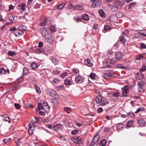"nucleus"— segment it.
Returning a JSON list of instances; mask_svg holds the SVG:
<instances>
[{
    "label": "nucleus",
    "mask_w": 146,
    "mask_h": 146,
    "mask_svg": "<svg viewBox=\"0 0 146 146\" xmlns=\"http://www.w3.org/2000/svg\"><path fill=\"white\" fill-rule=\"evenodd\" d=\"M8 17L9 20L11 21H13L14 20V17L12 15H10Z\"/></svg>",
    "instance_id": "obj_50"
},
{
    "label": "nucleus",
    "mask_w": 146,
    "mask_h": 146,
    "mask_svg": "<svg viewBox=\"0 0 146 146\" xmlns=\"http://www.w3.org/2000/svg\"><path fill=\"white\" fill-rule=\"evenodd\" d=\"M84 80L83 77L79 76L75 77V81L77 83H81L83 82Z\"/></svg>",
    "instance_id": "obj_9"
},
{
    "label": "nucleus",
    "mask_w": 146,
    "mask_h": 146,
    "mask_svg": "<svg viewBox=\"0 0 146 146\" xmlns=\"http://www.w3.org/2000/svg\"><path fill=\"white\" fill-rule=\"evenodd\" d=\"M15 8V7L13 6L12 5H11L9 6V11H11V10Z\"/></svg>",
    "instance_id": "obj_61"
},
{
    "label": "nucleus",
    "mask_w": 146,
    "mask_h": 146,
    "mask_svg": "<svg viewBox=\"0 0 146 146\" xmlns=\"http://www.w3.org/2000/svg\"><path fill=\"white\" fill-rule=\"evenodd\" d=\"M74 19L75 21L77 22L81 21L82 20L81 18L79 16H78L76 17H74Z\"/></svg>",
    "instance_id": "obj_38"
},
{
    "label": "nucleus",
    "mask_w": 146,
    "mask_h": 146,
    "mask_svg": "<svg viewBox=\"0 0 146 146\" xmlns=\"http://www.w3.org/2000/svg\"><path fill=\"white\" fill-rule=\"evenodd\" d=\"M26 4L23 3L21 5V7L22 10L23 11H25L26 10Z\"/></svg>",
    "instance_id": "obj_45"
},
{
    "label": "nucleus",
    "mask_w": 146,
    "mask_h": 146,
    "mask_svg": "<svg viewBox=\"0 0 146 146\" xmlns=\"http://www.w3.org/2000/svg\"><path fill=\"white\" fill-rule=\"evenodd\" d=\"M47 105V103L46 102H44L42 106L41 103L38 102V108H36V110L37 111L38 110H43V108H44V107H45Z\"/></svg>",
    "instance_id": "obj_7"
},
{
    "label": "nucleus",
    "mask_w": 146,
    "mask_h": 146,
    "mask_svg": "<svg viewBox=\"0 0 146 146\" xmlns=\"http://www.w3.org/2000/svg\"><path fill=\"white\" fill-rule=\"evenodd\" d=\"M134 123L133 120H129L128 121L127 124V126L128 127H131L132 125Z\"/></svg>",
    "instance_id": "obj_21"
},
{
    "label": "nucleus",
    "mask_w": 146,
    "mask_h": 146,
    "mask_svg": "<svg viewBox=\"0 0 146 146\" xmlns=\"http://www.w3.org/2000/svg\"><path fill=\"white\" fill-rule=\"evenodd\" d=\"M100 142V144L102 145V146H104L106 144L107 141L106 140L103 139L101 140Z\"/></svg>",
    "instance_id": "obj_30"
},
{
    "label": "nucleus",
    "mask_w": 146,
    "mask_h": 146,
    "mask_svg": "<svg viewBox=\"0 0 146 146\" xmlns=\"http://www.w3.org/2000/svg\"><path fill=\"white\" fill-rule=\"evenodd\" d=\"M63 125L60 124H56L55 125L53 126L52 129L54 131H57L59 130L60 128V127L63 126Z\"/></svg>",
    "instance_id": "obj_13"
},
{
    "label": "nucleus",
    "mask_w": 146,
    "mask_h": 146,
    "mask_svg": "<svg viewBox=\"0 0 146 146\" xmlns=\"http://www.w3.org/2000/svg\"><path fill=\"white\" fill-rule=\"evenodd\" d=\"M113 21L115 23H117L118 22V18L117 16H114L113 18Z\"/></svg>",
    "instance_id": "obj_51"
},
{
    "label": "nucleus",
    "mask_w": 146,
    "mask_h": 146,
    "mask_svg": "<svg viewBox=\"0 0 146 146\" xmlns=\"http://www.w3.org/2000/svg\"><path fill=\"white\" fill-rule=\"evenodd\" d=\"M35 121H30L29 124V128L30 129H31L32 127L34 126Z\"/></svg>",
    "instance_id": "obj_23"
},
{
    "label": "nucleus",
    "mask_w": 146,
    "mask_h": 146,
    "mask_svg": "<svg viewBox=\"0 0 146 146\" xmlns=\"http://www.w3.org/2000/svg\"><path fill=\"white\" fill-rule=\"evenodd\" d=\"M146 70V66L143 65V66L140 69V71L141 72H143L145 71Z\"/></svg>",
    "instance_id": "obj_44"
},
{
    "label": "nucleus",
    "mask_w": 146,
    "mask_h": 146,
    "mask_svg": "<svg viewBox=\"0 0 146 146\" xmlns=\"http://www.w3.org/2000/svg\"><path fill=\"white\" fill-rule=\"evenodd\" d=\"M92 2L91 7L94 8L102 4V1L101 0H91Z\"/></svg>",
    "instance_id": "obj_3"
},
{
    "label": "nucleus",
    "mask_w": 146,
    "mask_h": 146,
    "mask_svg": "<svg viewBox=\"0 0 146 146\" xmlns=\"http://www.w3.org/2000/svg\"><path fill=\"white\" fill-rule=\"evenodd\" d=\"M137 123L141 127L145 126L146 123L144 119L142 117H140L138 119Z\"/></svg>",
    "instance_id": "obj_5"
},
{
    "label": "nucleus",
    "mask_w": 146,
    "mask_h": 146,
    "mask_svg": "<svg viewBox=\"0 0 146 146\" xmlns=\"http://www.w3.org/2000/svg\"><path fill=\"white\" fill-rule=\"evenodd\" d=\"M84 139L83 138H78L77 140V142H76V143H82V142L84 141Z\"/></svg>",
    "instance_id": "obj_39"
},
{
    "label": "nucleus",
    "mask_w": 146,
    "mask_h": 146,
    "mask_svg": "<svg viewBox=\"0 0 146 146\" xmlns=\"http://www.w3.org/2000/svg\"><path fill=\"white\" fill-rule=\"evenodd\" d=\"M47 94L56 99H58L59 98V96L55 90L52 89H47Z\"/></svg>",
    "instance_id": "obj_2"
},
{
    "label": "nucleus",
    "mask_w": 146,
    "mask_h": 146,
    "mask_svg": "<svg viewBox=\"0 0 146 146\" xmlns=\"http://www.w3.org/2000/svg\"><path fill=\"white\" fill-rule=\"evenodd\" d=\"M3 141L5 144L9 145L10 143L11 140L9 139H5L3 140Z\"/></svg>",
    "instance_id": "obj_42"
},
{
    "label": "nucleus",
    "mask_w": 146,
    "mask_h": 146,
    "mask_svg": "<svg viewBox=\"0 0 146 146\" xmlns=\"http://www.w3.org/2000/svg\"><path fill=\"white\" fill-rule=\"evenodd\" d=\"M74 9L76 10H82L83 9V7L80 5H78L73 7Z\"/></svg>",
    "instance_id": "obj_16"
},
{
    "label": "nucleus",
    "mask_w": 146,
    "mask_h": 146,
    "mask_svg": "<svg viewBox=\"0 0 146 146\" xmlns=\"http://www.w3.org/2000/svg\"><path fill=\"white\" fill-rule=\"evenodd\" d=\"M129 92V90L127 87H125L122 91V95L123 96H126Z\"/></svg>",
    "instance_id": "obj_14"
},
{
    "label": "nucleus",
    "mask_w": 146,
    "mask_h": 146,
    "mask_svg": "<svg viewBox=\"0 0 146 146\" xmlns=\"http://www.w3.org/2000/svg\"><path fill=\"white\" fill-rule=\"evenodd\" d=\"M124 3V0H119V8H121Z\"/></svg>",
    "instance_id": "obj_36"
},
{
    "label": "nucleus",
    "mask_w": 146,
    "mask_h": 146,
    "mask_svg": "<svg viewBox=\"0 0 146 146\" xmlns=\"http://www.w3.org/2000/svg\"><path fill=\"white\" fill-rule=\"evenodd\" d=\"M95 74L93 73H91L90 75V77L92 79L95 78Z\"/></svg>",
    "instance_id": "obj_52"
},
{
    "label": "nucleus",
    "mask_w": 146,
    "mask_h": 146,
    "mask_svg": "<svg viewBox=\"0 0 146 146\" xmlns=\"http://www.w3.org/2000/svg\"><path fill=\"white\" fill-rule=\"evenodd\" d=\"M46 18H44L42 21H41L40 22V25L42 26H44L45 25L47 21Z\"/></svg>",
    "instance_id": "obj_20"
},
{
    "label": "nucleus",
    "mask_w": 146,
    "mask_h": 146,
    "mask_svg": "<svg viewBox=\"0 0 146 146\" xmlns=\"http://www.w3.org/2000/svg\"><path fill=\"white\" fill-rule=\"evenodd\" d=\"M16 54L15 52L13 51L9 50V51L8 54V55L13 56Z\"/></svg>",
    "instance_id": "obj_32"
},
{
    "label": "nucleus",
    "mask_w": 146,
    "mask_h": 146,
    "mask_svg": "<svg viewBox=\"0 0 146 146\" xmlns=\"http://www.w3.org/2000/svg\"><path fill=\"white\" fill-rule=\"evenodd\" d=\"M108 103V102L107 101H104L100 104V105L102 106H104Z\"/></svg>",
    "instance_id": "obj_57"
},
{
    "label": "nucleus",
    "mask_w": 146,
    "mask_h": 146,
    "mask_svg": "<svg viewBox=\"0 0 146 146\" xmlns=\"http://www.w3.org/2000/svg\"><path fill=\"white\" fill-rule=\"evenodd\" d=\"M25 27L24 26H20L17 29L14 31V34L16 36H19L24 34L25 31Z\"/></svg>",
    "instance_id": "obj_1"
},
{
    "label": "nucleus",
    "mask_w": 146,
    "mask_h": 146,
    "mask_svg": "<svg viewBox=\"0 0 146 146\" xmlns=\"http://www.w3.org/2000/svg\"><path fill=\"white\" fill-rule=\"evenodd\" d=\"M67 73L66 72H65L61 75V77L62 78H64L66 76Z\"/></svg>",
    "instance_id": "obj_60"
},
{
    "label": "nucleus",
    "mask_w": 146,
    "mask_h": 146,
    "mask_svg": "<svg viewBox=\"0 0 146 146\" xmlns=\"http://www.w3.org/2000/svg\"><path fill=\"white\" fill-rule=\"evenodd\" d=\"M65 5V4H62L59 5H58L57 7L59 9H62Z\"/></svg>",
    "instance_id": "obj_41"
},
{
    "label": "nucleus",
    "mask_w": 146,
    "mask_h": 146,
    "mask_svg": "<svg viewBox=\"0 0 146 146\" xmlns=\"http://www.w3.org/2000/svg\"><path fill=\"white\" fill-rule=\"evenodd\" d=\"M112 59L115 62H117L119 60V55L116 54L115 57L113 58Z\"/></svg>",
    "instance_id": "obj_37"
},
{
    "label": "nucleus",
    "mask_w": 146,
    "mask_h": 146,
    "mask_svg": "<svg viewBox=\"0 0 146 146\" xmlns=\"http://www.w3.org/2000/svg\"><path fill=\"white\" fill-rule=\"evenodd\" d=\"M6 72V70L3 68H0V74H4Z\"/></svg>",
    "instance_id": "obj_43"
},
{
    "label": "nucleus",
    "mask_w": 146,
    "mask_h": 146,
    "mask_svg": "<svg viewBox=\"0 0 146 146\" xmlns=\"http://www.w3.org/2000/svg\"><path fill=\"white\" fill-rule=\"evenodd\" d=\"M41 31L42 32V36L44 38L50 35L49 32L46 29L42 28H41Z\"/></svg>",
    "instance_id": "obj_6"
},
{
    "label": "nucleus",
    "mask_w": 146,
    "mask_h": 146,
    "mask_svg": "<svg viewBox=\"0 0 146 146\" xmlns=\"http://www.w3.org/2000/svg\"><path fill=\"white\" fill-rule=\"evenodd\" d=\"M85 64L89 67H91L93 66L92 63L91 62V60L89 59H87L85 60L84 61Z\"/></svg>",
    "instance_id": "obj_11"
},
{
    "label": "nucleus",
    "mask_w": 146,
    "mask_h": 146,
    "mask_svg": "<svg viewBox=\"0 0 146 146\" xmlns=\"http://www.w3.org/2000/svg\"><path fill=\"white\" fill-rule=\"evenodd\" d=\"M129 31H128L126 29L124 31L123 34L125 35V36H126L128 35L129 33Z\"/></svg>",
    "instance_id": "obj_59"
},
{
    "label": "nucleus",
    "mask_w": 146,
    "mask_h": 146,
    "mask_svg": "<svg viewBox=\"0 0 146 146\" xmlns=\"http://www.w3.org/2000/svg\"><path fill=\"white\" fill-rule=\"evenodd\" d=\"M82 18L83 20L85 21H87L89 19L90 17L88 15L85 14L82 15Z\"/></svg>",
    "instance_id": "obj_18"
},
{
    "label": "nucleus",
    "mask_w": 146,
    "mask_h": 146,
    "mask_svg": "<svg viewBox=\"0 0 146 146\" xmlns=\"http://www.w3.org/2000/svg\"><path fill=\"white\" fill-rule=\"evenodd\" d=\"M70 80L66 79L64 81V84L65 85H69L70 84Z\"/></svg>",
    "instance_id": "obj_48"
},
{
    "label": "nucleus",
    "mask_w": 146,
    "mask_h": 146,
    "mask_svg": "<svg viewBox=\"0 0 146 146\" xmlns=\"http://www.w3.org/2000/svg\"><path fill=\"white\" fill-rule=\"evenodd\" d=\"M119 68L123 69H125L127 70H128L129 69L128 67H124L121 64H119Z\"/></svg>",
    "instance_id": "obj_47"
},
{
    "label": "nucleus",
    "mask_w": 146,
    "mask_h": 146,
    "mask_svg": "<svg viewBox=\"0 0 146 146\" xmlns=\"http://www.w3.org/2000/svg\"><path fill=\"white\" fill-rule=\"evenodd\" d=\"M119 42L122 43L123 44H125L126 40V39H125L124 36H122L121 37Z\"/></svg>",
    "instance_id": "obj_28"
},
{
    "label": "nucleus",
    "mask_w": 146,
    "mask_h": 146,
    "mask_svg": "<svg viewBox=\"0 0 146 146\" xmlns=\"http://www.w3.org/2000/svg\"><path fill=\"white\" fill-rule=\"evenodd\" d=\"M102 98L101 95L97 96L96 99V103L97 104L100 103L102 102Z\"/></svg>",
    "instance_id": "obj_17"
},
{
    "label": "nucleus",
    "mask_w": 146,
    "mask_h": 146,
    "mask_svg": "<svg viewBox=\"0 0 146 146\" xmlns=\"http://www.w3.org/2000/svg\"><path fill=\"white\" fill-rule=\"evenodd\" d=\"M145 110V109L143 107H140L138 108L136 111L135 112V113H138L141 111Z\"/></svg>",
    "instance_id": "obj_31"
},
{
    "label": "nucleus",
    "mask_w": 146,
    "mask_h": 146,
    "mask_svg": "<svg viewBox=\"0 0 146 146\" xmlns=\"http://www.w3.org/2000/svg\"><path fill=\"white\" fill-rule=\"evenodd\" d=\"M31 67L34 69H36L38 67L37 64L35 62H32L30 65Z\"/></svg>",
    "instance_id": "obj_15"
},
{
    "label": "nucleus",
    "mask_w": 146,
    "mask_h": 146,
    "mask_svg": "<svg viewBox=\"0 0 146 146\" xmlns=\"http://www.w3.org/2000/svg\"><path fill=\"white\" fill-rule=\"evenodd\" d=\"M137 31L138 33L146 37V29L137 30Z\"/></svg>",
    "instance_id": "obj_12"
},
{
    "label": "nucleus",
    "mask_w": 146,
    "mask_h": 146,
    "mask_svg": "<svg viewBox=\"0 0 146 146\" xmlns=\"http://www.w3.org/2000/svg\"><path fill=\"white\" fill-rule=\"evenodd\" d=\"M142 58L143 55L141 54H140L139 55L137 56L136 58V60H140Z\"/></svg>",
    "instance_id": "obj_49"
},
{
    "label": "nucleus",
    "mask_w": 146,
    "mask_h": 146,
    "mask_svg": "<svg viewBox=\"0 0 146 146\" xmlns=\"http://www.w3.org/2000/svg\"><path fill=\"white\" fill-rule=\"evenodd\" d=\"M103 111V109L102 108H99L97 110V112L100 113L102 112Z\"/></svg>",
    "instance_id": "obj_64"
},
{
    "label": "nucleus",
    "mask_w": 146,
    "mask_h": 146,
    "mask_svg": "<svg viewBox=\"0 0 146 146\" xmlns=\"http://www.w3.org/2000/svg\"><path fill=\"white\" fill-rule=\"evenodd\" d=\"M128 115L131 117H133L135 116V115L133 112H129L128 113Z\"/></svg>",
    "instance_id": "obj_53"
},
{
    "label": "nucleus",
    "mask_w": 146,
    "mask_h": 146,
    "mask_svg": "<svg viewBox=\"0 0 146 146\" xmlns=\"http://www.w3.org/2000/svg\"><path fill=\"white\" fill-rule=\"evenodd\" d=\"M52 82L54 84H57L59 82V80L57 78H54L52 81Z\"/></svg>",
    "instance_id": "obj_55"
},
{
    "label": "nucleus",
    "mask_w": 146,
    "mask_h": 146,
    "mask_svg": "<svg viewBox=\"0 0 146 146\" xmlns=\"http://www.w3.org/2000/svg\"><path fill=\"white\" fill-rule=\"evenodd\" d=\"M72 74L74 75H76L79 72V70L75 68H73L72 70Z\"/></svg>",
    "instance_id": "obj_19"
},
{
    "label": "nucleus",
    "mask_w": 146,
    "mask_h": 146,
    "mask_svg": "<svg viewBox=\"0 0 146 146\" xmlns=\"http://www.w3.org/2000/svg\"><path fill=\"white\" fill-rule=\"evenodd\" d=\"M144 84V82L143 81H141L139 82L138 84V88H143V85Z\"/></svg>",
    "instance_id": "obj_22"
},
{
    "label": "nucleus",
    "mask_w": 146,
    "mask_h": 146,
    "mask_svg": "<svg viewBox=\"0 0 146 146\" xmlns=\"http://www.w3.org/2000/svg\"><path fill=\"white\" fill-rule=\"evenodd\" d=\"M29 72V71L28 69L26 68H24L23 72V75H26Z\"/></svg>",
    "instance_id": "obj_25"
},
{
    "label": "nucleus",
    "mask_w": 146,
    "mask_h": 146,
    "mask_svg": "<svg viewBox=\"0 0 146 146\" xmlns=\"http://www.w3.org/2000/svg\"><path fill=\"white\" fill-rule=\"evenodd\" d=\"M40 7V4L36 3V4L34 6V8L35 9H36L37 8H39Z\"/></svg>",
    "instance_id": "obj_58"
},
{
    "label": "nucleus",
    "mask_w": 146,
    "mask_h": 146,
    "mask_svg": "<svg viewBox=\"0 0 146 146\" xmlns=\"http://www.w3.org/2000/svg\"><path fill=\"white\" fill-rule=\"evenodd\" d=\"M97 142L96 141H95L93 139L92 142L90 144V146H94Z\"/></svg>",
    "instance_id": "obj_54"
},
{
    "label": "nucleus",
    "mask_w": 146,
    "mask_h": 146,
    "mask_svg": "<svg viewBox=\"0 0 146 146\" xmlns=\"http://www.w3.org/2000/svg\"><path fill=\"white\" fill-rule=\"evenodd\" d=\"M110 27L108 25H105L104 30L105 31H108L110 29Z\"/></svg>",
    "instance_id": "obj_56"
},
{
    "label": "nucleus",
    "mask_w": 146,
    "mask_h": 146,
    "mask_svg": "<svg viewBox=\"0 0 146 146\" xmlns=\"http://www.w3.org/2000/svg\"><path fill=\"white\" fill-rule=\"evenodd\" d=\"M99 138L100 135H96L93 138V139H94V141H96L98 142V141H99Z\"/></svg>",
    "instance_id": "obj_33"
},
{
    "label": "nucleus",
    "mask_w": 146,
    "mask_h": 146,
    "mask_svg": "<svg viewBox=\"0 0 146 146\" xmlns=\"http://www.w3.org/2000/svg\"><path fill=\"white\" fill-rule=\"evenodd\" d=\"M15 106L17 109H19L21 107V106L19 104L16 103L15 104Z\"/></svg>",
    "instance_id": "obj_63"
},
{
    "label": "nucleus",
    "mask_w": 146,
    "mask_h": 146,
    "mask_svg": "<svg viewBox=\"0 0 146 146\" xmlns=\"http://www.w3.org/2000/svg\"><path fill=\"white\" fill-rule=\"evenodd\" d=\"M135 2H133L130 3L128 6V9H130L135 5Z\"/></svg>",
    "instance_id": "obj_34"
},
{
    "label": "nucleus",
    "mask_w": 146,
    "mask_h": 146,
    "mask_svg": "<svg viewBox=\"0 0 146 146\" xmlns=\"http://www.w3.org/2000/svg\"><path fill=\"white\" fill-rule=\"evenodd\" d=\"M2 116L5 118V120L10 122V120L9 119V117L6 114H4L2 115Z\"/></svg>",
    "instance_id": "obj_29"
},
{
    "label": "nucleus",
    "mask_w": 146,
    "mask_h": 146,
    "mask_svg": "<svg viewBox=\"0 0 146 146\" xmlns=\"http://www.w3.org/2000/svg\"><path fill=\"white\" fill-rule=\"evenodd\" d=\"M35 88L36 91L38 94H40L41 92L40 88L38 86L36 85L35 86Z\"/></svg>",
    "instance_id": "obj_40"
},
{
    "label": "nucleus",
    "mask_w": 146,
    "mask_h": 146,
    "mask_svg": "<svg viewBox=\"0 0 146 146\" xmlns=\"http://www.w3.org/2000/svg\"><path fill=\"white\" fill-rule=\"evenodd\" d=\"M64 110L67 113H70L71 111V108L70 107H65L64 108Z\"/></svg>",
    "instance_id": "obj_27"
},
{
    "label": "nucleus",
    "mask_w": 146,
    "mask_h": 146,
    "mask_svg": "<svg viewBox=\"0 0 146 146\" xmlns=\"http://www.w3.org/2000/svg\"><path fill=\"white\" fill-rule=\"evenodd\" d=\"M50 107L47 104V105H46L45 107H44V108H43V110H44L45 112H48L50 110Z\"/></svg>",
    "instance_id": "obj_24"
},
{
    "label": "nucleus",
    "mask_w": 146,
    "mask_h": 146,
    "mask_svg": "<svg viewBox=\"0 0 146 146\" xmlns=\"http://www.w3.org/2000/svg\"><path fill=\"white\" fill-rule=\"evenodd\" d=\"M98 13L100 15V16L101 17H105V13L103 10H100L98 11Z\"/></svg>",
    "instance_id": "obj_26"
},
{
    "label": "nucleus",
    "mask_w": 146,
    "mask_h": 146,
    "mask_svg": "<svg viewBox=\"0 0 146 146\" xmlns=\"http://www.w3.org/2000/svg\"><path fill=\"white\" fill-rule=\"evenodd\" d=\"M51 60L52 63L55 65L58 64L59 63L58 60L54 56L51 57Z\"/></svg>",
    "instance_id": "obj_10"
},
{
    "label": "nucleus",
    "mask_w": 146,
    "mask_h": 146,
    "mask_svg": "<svg viewBox=\"0 0 146 146\" xmlns=\"http://www.w3.org/2000/svg\"><path fill=\"white\" fill-rule=\"evenodd\" d=\"M50 30L51 33L55 32L56 30L55 27L53 25L51 26L50 27Z\"/></svg>",
    "instance_id": "obj_35"
},
{
    "label": "nucleus",
    "mask_w": 146,
    "mask_h": 146,
    "mask_svg": "<svg viewBox=\"0 0 146 146\" xmlns=\"http://www.w3.org/2000/svg\"><path fill=\"white\" fill-rule=\"evenodd\" d=\"M113 72L109 70L106 72V73L103 74L102 77L105 78H108L113 77Z\"/></svg>",
    "instance_id": "obj_4"
},
{
    "label": "nucleus",
    "mask_w": 146,
    "mask_h": 146,
    "mask_svg": "<svg viewBox=\"0 0 146 146\" xmlns=\"http://www.w3.org/2000/svg\"><path fill=\"white\" fill-rule=\"evenodd\" d=\"M50 44L52 45L53 43V40L52 36L50 35H48L46 37L44 38Z\"/></svg>",
    "instance_id": "obj_8"
},
{
    "label": "nucleus",
    "mask_w": 146,
    "mask_h": 146,
    "mask_svg": "<svg viewBox=\"0 0 146 146\" xmlns=\"http://www.w3.org/2000/svg\"><path fill=\"white\" fill-rule=\"evenodd\" d=\"M111 94L113 95L114 97H117L118 96V94L116 92H113L111 93Z\"/></svg>",
    "instance_id": "obj_62"
},
{
    "label": "nucleus",
    "mask_w": 146,
    "mask_h": 146,
    "mask_svg": "<svg viewBox=\"0 0 146 146\" xmlns=\"http://www.w3.org/2000/svg\"><path fill=\"white\" fill-rule=\"evenodd\" d=\"M40 47L39 48H38V51L40 52H44L45 51V49L43 48H42V46H39Z\"/></svg>",
    "instance_id": "obj_46"
}]
</instances>
